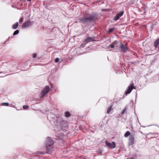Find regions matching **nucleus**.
<instances>
[{
    "mask_svg": "<svg viewBox=\"0 0 159 159\" xmlns=\"http://www.w3.org/2000/svg\"><path fill=\"white\" fill-rule=\"evenodd\" d=\"M36 57H37V54H34L33 55V58H35Z\"/></svg>",
    "mask_w": 159,
    "mask_h": 159,
    "instance_id": "a878e982",
    "label": "nucleus"
},
{
    "mask_svg": "<svg viewBox=\"0 0 159 159\" xmlns=\"http://www.w3.org/2000/svg\"><path fill=\"white\" fill-rule=\"evenodd\" d=\"M113 50H115V49H114ZM116 51V52H118V51H117V50L116 51Z\"/></svg>",
    "mask_w": 159,
    "mask_h": 159,
    "instance_id": "bb28decb",
    "label": "nucleus"
},
{
    "mask_svg": "<svg viewBox=\"0 0 159 159\" xmlns=\"http://www.w3.org/2000/svg\"><path fill=\"white\" fill-rule=\"evenodd\" d=\"M65 116L66 117H69L70 116V113L68 112H66L65 113Z\"/></svg>",
    "mask_w": 159,
    "mask_h": 159,
    "instance_id": "f3484780",
    "label": "nucleus"
},
{
    "mask_svg": "<svg viewBox=\"0 0 159 159\" xmlns=\"http://www.w3.org/2000/svg\"><path fill=\"white\" fill-rule=\"evenodd\" d=\"M23 19H24L23 18H20L19 20L20 22L21 23L23 21Z\"/></svg>",
    "mask_w": 159,
    "mask_h": 159,
    "instance_id": "5701e85b",
    "label": "nucleus"
},
{
    "mask_svg": "<svg viewBox=\"0 0 159 159\" xmlns=\"http://www.w3.org/2000/svg\"><path fill=\"white\" fill-rule=\"evenodd\" d=\"M105 143H106V145L107 147H110L111 143H110L109 142H107V141H106L105 142Z\"/></svg>",
    "mask_w": 159,
    "mask_h": 159,
    "instance_id": "6ab92c4d",
    "label": "nucleus"
},
{
    "mask_svg": "<svg viewBox=\"0 0 159 159\" xmlns=\"http://www.w3.org/2000/svg\"><path fill=\"white\" fill-rule=\"evenodd\" d=\"M134 135L131 134L129 138V144L130 145H132L134 143Z\"/></svg>",
    "mask_w": 159,
    "mask_h": 159,
    "instance_id": "39448f33",
    "label": "nucleus"
},
{
    "mask_svg": "<svg viewBox=\"0 0 159 159\" xmlns=\"http://www.w3.org/2000/svg\"><path fill=\"white\" fill-rule=\"evenodd\" d=\"M116 147V144L114 142H112V143L110 144V147H111V148H114Z\"/></svg>",
    "mask_w": 159,
    "mask_h": 159,
    "instance_id": "4468645a",
    "label": "nucleus"
},
{
    "mask_svg": "<svg viewBox=\"0 0 159 159\" xmlns=\"http://www.w3.org/2000/svg\"><path fill=\"white\" fill-rule=\"evenodd\" d=\"M54 142L52 139L50 137H48L46 141V152H37L36 153L38 154L43 155L45 153L50 154L53 150L52 146Z\"/></svg>",
    "mask_w": 159,
    "mask_h": 159,
    "instance_id": "f257e3e1",
    "label": "nucleus"
},
{
    "mask_svg": "<svg viewBox=\"0 0 159 159\" xmlns=\"http://www.w3.org/2000/svg\"><path fill=\"white\" fill-rule=\"evenodd\" d=\"M125 111H126V109H125L124 110L122 111V113H121V114H124V113H125Z\"/></svg>",
    "mask_w": 159,
    "mask_h": 159,
    "instance_id": "393cba45",
    "label": "nucleus"
},
{
    "mask_svg": "<svg viewBox=\"0 0 159 159\" xmlns=\"http://www.w3.org/2000/svg\"><path fill=\"white\" fill-rule=\"evenodd\" d=\"M120 43L121 44L119 46L120 51L123 52H126L128 50V47L126 46V44L124 45L121 43Z\"/></svg>",
    "mask_w": 159,
    "mask_h": 159,
    "instance_id": "7ed1b4c3",
    "label": "nucleus"
},
{
    "mask_svg": "<svg viewBox=\"0 0 159 159\" xmlns=\"http://www.w3.org/2000/svg\"><path fill=\"white\" fill-rule=\"evenodd\" d=\"M123 14L124 12L123 11H120L117 14L116 16L114 17L113 20L116 21L120 17L123 15Z\"/></svg>",
    "mask_w": 159,
    "mask_h": 159,
    "instance_id": "423d86ee",
    "label": "nucleus"
},
{
    "mask_svg": "<svg viewBox=\"0 0 159 159\" xmlns=\"http://www.w3.org/2000/svg\"><path fill=\"white\" fill-rule=\"evenodd\" d=\"M29 107V106L27 105H24L23 107V108L26 109Z\"/></svg>",
    "mask_w": 159,
    "mask_h": 159,
    "instance_id": "aec40b11",
    "label": "nucleus"
},
{
    "mask_svg": "<svg viewBox=\"0 0 159 159\" xmlns=\"http://www.w3.org/2000/svg\"><path fill=\"white\" fill-rule=\"evenodd\" d=\"M117 44L118 42L116 41H115L110 44V46L111 48H116L117 47Z\"/></svg>",
    "mask_w": 159,
    "mask_h": 159,
    "instance_id": "6e6552de",
    "label": "nucleus"
},
{
    "mask_svg": "<svg viewBox=\"0 0 159 159\" xmlns=\"http://www.w3.org/2000/svg\"><path fill=\"white\" fill-rule=\"evenodd\" d=\"M135 89V87L134 86L133 84H131L128 87L127 90L125 92V94L126 95H127L128 94H129L131 93L133 89Z\"/></svg>",
    "mask_w": 159,
    "mask_h": 159,
    "instance_id": "20e7f679",
    "label": "nucleus"
},
{
    "mask_svg": "<svg viewBox=\"0 0 159 159\" xmlns=\"http://www.w3.org/2000/svg\"><path fill=\"white\" fill-rule=\"evenodd\" d=\"M18 22H16L13 25L12 28L14 29H16L18 27Z\"/></svg>",
    "mask_w": 159,
    "mask_h": 159,
    "instance_id": "ddd939ff",
    "label": "nucleus"
},
{
    "mask_svg": "<svg viewBox=\"0 0 159 159\" xmlns=\"http://www.w3.org/2000/svg\"><path fill=\"white\" fill-rule=\"evenodd\" d=\"M19 31L18 30H16L13 33V35H16L18 34Z\"/></svg>",
    "mask_w": 159,
    "mask_h": 159,
    "instance_id": "a211bd4d",
    "label": "nucleus"
},
{
    "mask_svg": "<svg viewBox=\"0 0 159 159\" xmlns=\"http://www.w3.org/2000/svg\"><path fill=\"white\" fill-rule=\"evenodd\" d=\"M47 94V93H46L45 92H44V91H41L40 94V98H42Z\"/></svg>",
    "mask_w": 159,
    "mask_h": 159,
    "instance_id": "f8f14e48",
    "label": "nucleus"
},
{
    "mask_svg": "<svg viewBox=\"0 0 159 159\" xmlns=\"http://www.w3.org/2000/svg\"><path fill=\"white\" fill-rule=\"evenodd\" d=\"M130 135L129 132L128 131L126 132L124 134V137H127L128 136Z\"/></svg>",
    "mask_w": 159,
    "mask_h": 159,
    "instance_id": "2eb2a0df",
    "label": "nucleus"
},
{
    "mask_svg": "<svg viewBox=\"0 0 159 159\" xmlns=\"http://www.w3.org/2000/svg\"><path fill=\"white\" fill-rule=\"evenodd\" d=\"M49 87L48 86H46L45 87L43 91L45 92L46 93H47L49 92Z\"/></svg>",
    "mask_w": 159,
    "mask_h": 159,
    "instance_id": "9b49d317",
    "label": "nucleus"
},
{
    "mask_svg": "<svg viewBox=\"0 0 159 159\" xmlns=\"http://www.w3.org/2000/svg\"><path fill=\"white\" fill-rule=\"evenodd\" d=\"M159 44V38H158L156 39L154 42V45L155 48L157 47L158 46Z\"/></svg>",
    "mask_w": 159,
    "mask_h": 159,
    "instance_id": "9d476101",
    "label": "nucleus"
},
{
    "mask_svg": "<svg viewBox=\"0 0 159 159\" xmlns=\"http://www.w3.org/2000/svg\"><path fill=\"white\" fill-rule=\"evenodd\" d=\"M114 30V28H110V29H109L108 32L109 33H111L112 31H113Z\"/></svg>",
    "mask_w": 159,
    "mask_h": 159,
    "instance_id": "412c9836",
    "label": "nucleus"
},
{
    "mask_svg": "<svg viewBox=\"0 0 159 159\" xmlns=\"http://www.w3.org/2000/svg\"><path fill=\"white\" fill-rule=\"evenodd\" d=\"M59 59L58 58H56L55 60V61L56 63H57L59 61Z\"/></svg>",
    "mask_w": 159,
    "mask_h": 159,
    "instance_id": "4be33fe9",
    "label": "nucleus"
},
{
    "mask_svg": "<svg viewBox=\"0 0 159 159\" xmlns=\"http://www.w3.org/2000/svg\"><path fill=\"white\" fill-rule=\"evenodd\" d=\"M96 19L95 17L94 16H92L86 18L85 17H81L79 18L80 22L85 23L88 22H91L93 21Z\"/></svg>",
    "mask_w": 159,
    "mask_h": 159,
    "instance_id": "f03ea898",
    "label": "nucleus"
},
{
    "mask_svg": "<svg viewBox=\"0 0 159 159\" xmlns=\"http://www.w3.org/2000/svg\"><path fill=\"white\" fill-rule=\"evenodd\" d=\"M2 105H6V106H8L9 105V104L7 103H3L2 104Z\"/></svg>",
    "mask_w": 159,
    "mask_h": 159,
    "instance_id": "b1692460",
    "label": "nucleus"
},
{
    "mask_svg": "<svg viewBox=\"0 0 159 159\" xmlns=\"http://www.w3.org/2000/svg\"><path fill=\"white\" fill-rule=\"evenodd\" d=\"M130 159H134V158H130Z\"/></svg>",
    "mask_w": 159,
    "mask_h": 159,
    "instance_id": "cd10ccee",
    "label": "nucleus"
},
{
    "mask_svg": "<svg viewBox=\"0 0 159 159\" xmlns=\"http://www.w3.org/2000/svg\"><path fill=\"white\" fill-rule=\"evenodd\" d=\"M112 107L111 106H110L109 107V108L107 109V113H109L110 112V111H111V110H112Z\"/></svg>",
    "mask_w": 159,
    "mask_h": 159,
    "instance_id": "dca6fc26",
    "label": "nucleus"
},
{
    "mask_svg": "<svg viewBox=\"0 0 159 159\" xmlns=\"http://www.w3.org/2000/svg\"><path fill=\"white\" fill-rule=\"evenodd\" d=\"M94 40L92 38L88 37L86 39H85L84 42H86V43H87L89 42H92Z\"/></svg>",
    "mask_w": 159,
    "mask_h": 159,
    "instance_id": "1a4fd4ad",
    "label": "nucleus"
},
{
    "mask_svg": "<svg viewBox=\"0 0 159 159\" xmlns=\"http://www.w3.org/2000/svg\"><path fill=\"white\" fill-rule=\"evenodd\" d=\"M31 22L30 21H28L24 23L22 25V27L23 28H26L28 27L31 25Z\"/></svg>",
    "mask_w": 159,
    "mask_h": 159,
    "instance_id": "0eeeda50",
    "label": "nucleus"
}]
</instances>
